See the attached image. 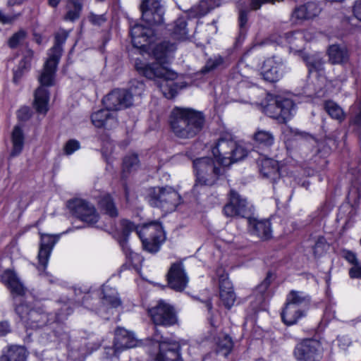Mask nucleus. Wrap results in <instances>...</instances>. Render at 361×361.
Wrapping results in <instances>:
<instances>
[{
  "instance_id": "26",
  "label": "nucleus",
  "mask_w": 361,
  "mask_h": 361,
  "mask_svg": "<svg viewBox=\"0 0 361 361\" xmlns=\"http://www.w3.org/2000/svg\"><path fill=\"white\" fill-rule=\"evenodd\" d=\"M114 343L116 351H118L136 346L137 341L131 332L118 327L115 331Z\"/></svg>"
},
{
  "instance_id": "50",
  "label": "nucleus",
  "mask_w": 361,
  "mask_h": 361,
  "mask_svg": "<svg viewBox=\"0 0 361 361\" xmlns=\"http://www.w3.org/2000/svg\"><path fill=\"white\" fill-rule=\"evenodd\" d=\"M21 13H17L6 15L0 10V23L4 25L12 24L21 16Z\"/></svg>"
},
{
  "instance_id": "28",
  "label": "nucleus",
  "mask_w": 361,
  "mask_h": 361,
  "mask_svg": "<svg viewBox=\"0 0 361 361\" xmlns=\"http://www.w3.org/2000/svg\"><path fill=\"white\" fill-rule=\"evenodd\" d=\"M329 61L333 65H344L350 59V54L347 47L341 44H332L327 49Z\"/></svg>"
},
{
  "instance_id": "3",
  "label": "nucleus",
  "mask_w": 361,
  "mask_h": 361,
  "mask_svg": "<svg viewBox=\"0 0 361 361\" xmlns=\"http://www.w3.org/2000/svg\"><path fill=\"white\" fill-rule=\"evenodd\" d=\"M59 62V59L49 56L39 75V82L41 86L35 92L33 103L34 107L39 114H46L49 110V94L44 87L54 85L55 74Z\"/></svg>"
},
{
  "instance_id": "49",
  "label": "nucleus",
  "mask_w": 361,
  "mask_h": 361,
  "mask_svg": "<svg viewBox=\"0 0 361 361\" xmlns=\"http://www.w3.org/2000/svg\"><path fill=\"white\" fill-rule=\"evenodd\" d=\"M80 147V142L74 139L66 142L63 147V152L66 155H71Z\"/></svg>"
},
{
  "instance_id": "21",
  "label": "nucleus",
  "mask_w": 361,
  "mask_h": 361,
  "mask_svg": "<svg viewBox=\"0 0 361 361\" xmlns=\"http://www.w3.org/2000/svg\"><path fill=\"white\" fill-rule=\"evenodd\" d=\"M2 280L10 290L14 299V307H16V304H19L20 302H25L22 300H18L16 298L17 296H24L27 292V288L20 281L15 271L10 269L6 270L2 274Z\"/></svg>"
},
{
  "instance_id": "17",
  "label": "nucleus",
  "mask_w": 361,
  "mask_h": 361,
  "mask_svg": "<svg viewBox=\"0 0 361 361\" xmlns=\"http://www.w3.org/2000/svg\"><path fill=\"white\" fill-rule=\"evenodd\" d=\"M216 275L219 278V297L223 305L230 309L235 301V294L233 289L231 282L228 279V274L222 268L216 269Z\"/></svg>"
},
{
  "instance_id": "22",
  "label": "nucleus",
  "mask_w": 361,
  "mask_h": 361,
  "mask_svg": "<svg viewBox=\"0 0 361 361\" xmlns=\"http://www.w3.org/2000/svg\"><path fill=\"white\" fill-rule=\"evenodd\" d=\"M140 226H136L129 220L122 219L121 221V236L119 237L118 242L126 257L132 261L135 258L139 257V256L136 253L133 252L128 247V239L130 233L135 231L137 234V230H140Z\"/></svg>"
},
{
  "instance_id": "63",
  "label": "nucleus",
  "mask_w": 361,
  "mask_h": 361,
  "mask_svg": "<svg viewBox=\"0 0 361 361\" xmlns=\"http://www.w3.org/2000/svg\"><path fill=\"white\" fill-rule=\"evenodd\" d=\"M91 296L89 293H86L83 298H82V303L83 305L87 307V308H89V309H91V310H96L94 306H93V304H90L88 302V300L90 299Z\"/></svg>"
},
{
  "instance_id": "38",
  "label": "nucleus",
  "mask_w": 361,
  "mask_h": 361,
  "mask_svg": "<svg viewBox=\"0 0 361 361\" xmlns=\"http://www.w3.org/2000/svg\"><path fill=\"white\" fill-rule=\"evenodd\" d=\"M253 139L260 146L269 147L274 143L275 137L269 130L257 129L253 135Z\"/></svg>"
},
{
  "instance_id": "4",
  "label": "nucleus",
  "mask_w": 361,
  "mask_h": 361,
  "mask_svg": "<svg viewBox=\"0 0 361 361\" xmlns=\"http://www.w3.org/2000/svg\"><path fill=\"white\" fill-rule=\"evenodd\" d=\"M195 176L193 189L200 186L214 185L224 173L222 164L212 157H201L192 161Z\"/></svg>"
},
{
  "instance_id": "58",
  "label": "nucleus",
  "mask_w": 361,
  "mask_h": 361,
  "mask_svg": "<svg viewBox=\"0 0 361 361\" xmlns=\"http://www.w3.org/2000/svg\"><path fill=\"white\" fill-rule=\"evenodd\" d=\"M353 11L355 17L361 21V0H355Z\"/></svg>"
},
{
  "instance_id": "6",
  "label": "nucleus",
  "mask_w": 361,
  "mask_h": 361,
  "mask_svg": "<svg viewBox=\"0 0 361 361\" xmlns=\"http://www.w3.org/2000/svg\"><path fill=\"white\" fill-rule=\"evenodd\" d=\"M145 90V84L140 81H135L130 90H115L106 95L102 102L104 106L110 111H117L128 108L133 104V96H141Z\"/></svg>"
},
{
  "instance_id": "19",
  "label": "nucleus",
  "mask_w": 361,
  "mask_h": 361,
  "mask_svg": "<svg viewBox=\"0 0 361 361\" xmlns=\"http://www.w3.org/2000/svg\"><path fill=\"white\" fill-rule=\"evenodd\" d=\"M155 361H183L180 344L175 340H164L160 343Z\"/></svg>"
},
{
  "instance_id": "34",
  "label": "nucleus",
  "mask_w": 361,
  "mask_h": 361,
  "mask_svg": "<svg viewBox=\"0 0 361 361\" xmlns=\"http://www.w3.org/2000/svg\"><path fill=\"white\" fill-rule=\"evenodd\" d=\"M302 57L310 73L317 72L319 74L324 73V61L319 56L303 54Z\"/></svg>"
},
{
  "instance_id": "61",
  "label": "nucleus",
  "mask_w": 361,
  "mask_h": 361,
  "mask_svg": "<svg viewBox=\"0 0 361 361\" xmlns=\"http://www.w3.org/2000/svg\"><path fill=\"white\" fill-rule=\"evenodd\" d=\"M11 331V326L8 322H0V336H4Z\"/></svg>"
},
{
  "instance_id": "25",
  "label": "nucleus",
  "mask_w": 361,
  "mask_h": 361,
  "mask_svg": "<svg viewBox=\"0 0 361 361\" xmlns=\"http://www.w3.org/2000/svg\"><path fill=\"white\" fill-rule=\"evenodd\" d=\"M249 228L252 234L262 240L271 238L272 230L271 222L268 219L248 218Z\"/></svg>"
},
{
  "instance_id": "53",
  "label": "nucleus",
  "mask_w": 361,
  "mask_h": 361,
  "mask_svg": "<svg viewBox=\"0 0 361 361\" xmlns=\"http://www.w3.org/2000/svg\"><path fill=\"white\" fill-rule=\"evenodd\" d=\"M32 115V111L27 106L21 107L17 112V116L21 121H27Z\"/></svg>"
},
{
  "instance_id": "27",
  "label": "nucleus",
  "mask_w": 361,
  "mask_h": 361,
  "mask_svg": "<svg viewBox=\"0 0 361 361\" xmlns=\"http://www.w3.org/2000/svg\"><path fill=\"white\" fill-rule=\"evenodd\" d=\"M311 39L310 34L305 31H294L285 33L281 37L280 43H287L290 45V49L297 50L302 48L306 41Z\"/></svg>"
},
{
  "instance_id": "20",
  "label": "nucleus",
  "mask_w": 361,
  "mask_h": 361,
  "mask_svg": "<svg viewBox=\"0 0 361 361\" xmlns=\"http://www.w3.org/2000/svg\"><path fill=\"white\" fill-rule=\"evenodd\" d=\"M59 236L49 234H42L39 249L37 255L38 269L44 271L47 268L52 250L59 240Z\"/></svg>"
},
{
  "instance_id": "46",
  "label": "nucleus",
  "mask_w": 361,
  "mask_h": 361,
  "mask_svg": "<svg viewBox=\"0 0 361 361\" xmlns=\"http://www.w3.org/2000/svg\"><path fill=\"white\" fill-rule=\"evenodd\" d=\"M27 37V32L23 29L15 32L8 40V45L11 49H16L20 45Z\"/></svg>"
},
{
  "instance_id": "57",
  "label": "nucleus",
  "mask_w": 361,
  "mask_h": 361,
  "mask_svg": "<svg viewBox=\"0 0 361 361\" xmlns=\"http://www.w3.org/2000/svg\"><path fill=\"white\" fill-rule=\"evenodd\" d=\"M152 339L159 344V346H160V343L164 340H171V338H164L161 335V331L157 328V326H154V333L152 336Z\"/></svg>"
},
{
  "instance_id": "62",
  "label": "nucleus",
  "mask_w": 361,
  "mask_h": 361,
  "mask_svg": "<svg viewBox=\"0 0 361 361\" xmlns=\"http://www.w3.org/2000/svg\"><path fill=\"white\" fill-rule=\"evenodd\" d=\"M270 279L267 276L258 286L257 290L259 293H262L266 291L270 285Z\"/></svg>"
},
{
  "instance_id": "55",
  "label": "nucleus",
  "mask_w": 361,
  "mask_h": 361,
  "mask_svg": "<svg viewBox=\"0 0 361 361\" xmlns=\"http://www.w3.org/2000/svg\"><path fill=\"white\" fill-rule=\"evenodd\" d=\"M349 276L351 279H361V265L357 263L353 265L349 270Z\"/></svg>"
},
{
  "instance_id": "11",
  "label": "nucleus",
  "mask_w": 361,
  "mask_h": 361,
  "mask_svg": "<svg viewBox=\"0 0 361 361\" xmlns=\"http://www.w3.org/2000/svg\"><path fill=\"white\" fill-rule=\"evenodd\" d=\"M293 355L297 361H321L323 357L322 343L315 339H304L295 345Z\"/></svg>"
},
{
  "instance_id": "40",
  "label": "nucleus",
  "mask_w": 361,
  "mask_h": 361,
  "mask_svg": "<svg viewBox=\"0 0 361 361\" xmlns=\"http://www.w3.org/2000/svg\"><path fill=\"white\" fill-rule=\"evenodd\" d=\"M171 35L178 40H185L188 38V30L184 17H180L174 22Z\"/></svg>"
},
{
  "instance_id": "54",
  "label": "nucleus",
  "mask_w": 361,
  "mask_h": 361,
  "mask_svg": "<svg viewBox=\"0 0 361 361\" xmlns=\"http://www.w3.org/2000/svg\"><path fill=\"white\" fill-rule=\"evenodd\" d=\"M341 256L353 265L358 262L355 253L352 251L343 250L341 252Z\"/></svg>"
},
{
  "instance_id": "16",
  "label": "nucleus",
  "mask_w": 361,
  "mask_h": 361,
  "mask_svg": "<svg viewBox=\"0 0 361 361\" xmlns=\"http://www.w3.org/2000/svg\"><path fill=\"white\" fill-rule=\"evenodd\" d=\"M262 69L263 78L267 81L274 82L283 77L286 66L281 58L273 56L264 61Z\"/></svg>"
},
{
  "instance_id": "14",
  "label": "nucleus",
  "mask_w": 361,
  "mask_h": 361,
  "mask_svg": "<svg viewBox=\"0 0 361 361\" xmlns=\"http://www.w3.org/2000/svg\"><path fill=\"white\" fill-rule=\"evenodd\" d=\"M68 207L76 218L87 226H93L99 221V215L94 206L83 200L69 202Z\"/></svg>"
},
{
  "instance_id": "15",
  "label": "nucleus",
  "mask_w": 361,
  "mask_h": 361,
  "mask_svg": "<svg viewBox=\"0 0 361 361\" xmlns=\"http://www.w3.org/2000/svg\"><path fill=\"white\" fill-rule=\"evenodd\" d=\"M130 35L133 46L142 49H146L157 38L152 28L140 24L131 27Z\"/></svg>"
},
{
  "instance_id": "33",
  "label": "nucleus",
  "mask_w": 361,
  "mask_h": 361,
  "mask_svg": "<svg viewBox=\"0 0 361 361\" xmlns=\"http://www.w3.org/2000/svg\"><path fill=\"white\" fill-rule=\"evenodd\" d=\"M0 361H26L25 349L21 346H11L1 356Z\"/></svg>"
},
{
  "instance_id": "2",
  "label": "nucleus",
  "mask_w": 361,
  "mask_h": 361,
  "mask_svg": "<svg viewBox=\"0 0 361 361\" xmlns=\"http://www.w3.org/2000/svg\"><path fill=\"white\" fill-rule=\"evenodd\" d=\"M205 123L202 112L192 108L175 107L170 115L172 133L180 139H191L200 133Z\"/></svg>"
},
{
  "instance_id": "7",
  "label": "nucleus",
  "mask_w": 361,
  "mask_h": 361,
  "mask_svg": "<svg viewBox=\"0 0 361 361\" xmlns=\"http://www.w3.org/2000/svg\"><path fill=\"white\" fill-rule=\"evenodd\" d=\"M267 101L263 106L264 113L281 123H286L295 111V105L290 99L267 95Z\"/></svg>"
},
{
  "instance_id": "30",
  "label": "nucleus",
  "mask_w": 361,
  "mask_h": 361,
  "mask_svg": "<svg viewBox=\"0 0 361 361\" xmlns=\"http://www.w3.org/2000/svg\"><path fill=\"white\" fill-rule=\"evenodd\" d=\"M305 310L293 306L287 302L281 313L283 322L287 326L295 324L300 319L306 315Z\"/></svg>"
},
{
  "instance_id": "35",
  "label": "nucleus",
  "mask_w": 361,
  "mask_h": 361,
  "mask_svg": "<svg viewBox=\"0 0 361 361\" xmlns=\"http://www.w3.org/2000/svg\"><path fill=\"white\" fill-rule=\"evenodd\" d=\"M219 5V0H202L197 6L192 8L190 15L194 17L205 16Z\"/></svg>"
},
{
  "instance_id": "31",
  "label": "nucleus",
  "mask_w": 361,
  "mask_h": 361,
  "mask_svg": "<svg viewBox=\"0 0 361 361\" xmlns=\"http://www.w3.org/2000/svg\"><path fill=\"white\" fill-rule=\"evenodd\" d=\"M311 299L310 297L302 291L290 290L287 295L286 302L307 310L309 309Z\"/></svg>"
},
{
  "instance_id": "47",
  "label": "nucleus",
  "mask_w": 361,
  "mask_h": 361,
  "mask_svg": "<svg viewBox=\"0 0 361 361\" xmlns=\"http://www.w3.org/2000/svg\"><path fill=\"white\" fill-rule=\"evenodd\" d=\"M328 247L329 245L325 241V239L324 238H319L313 247L314 256L319 257L322 255Z\"/></svg>"
},
{
  "instance_id": "37",
  "label": "nucleus",
  "mask_w": 361,
  "mask_h": 361,
  "mask_svg": "<svg viewBox=\"0 0 361 361\" xmlns=\"http://www.w3.org/2000/svg\"><path fill=\"white\" fill-rule=\"evenodd\" d=\"M83 0H68L67 13L63 19L66 21L73 22L80 18L82 9Z\"/></svg>"
},
{
  "instance_id": "45",
  "label": "nucleus",
  "mask_w": 361,
  "mask_h": 361,
  "mask_svg": "<svg viewBox=\"0 0 361 361\" xmlns=\"http://www.w3.org/2000/svg\"><path fill=\"white\" fill-rule=\"evenodd\" d=\"M139 159L137 154H132L124 157L123 161V173L126 171L130 172L137 169L139 166Z\"/></svg>"
},
{
  "instance_id": "43",
  "label": "nucleus",
  "mask_w": 361,
  "mask_h": 361,
  "mask_svg": "<svg viewBox=\"0 0 361 361\" xmlns=\"http://www.w3.org/2000/svg\"><path fill=\"white\" fill-rule=\"evenodd\" d=\"M324 109L334 119L341 122L345 118V114L342 108L333 101H326L324 104Z\"/></svg>"
},
{
  "instance_id": "13",
  "label": "nucleus",
  "mask_w": 361,
  "mask_h": 361,
  "mask_svg": "<svg viewBox=\"0 0 361 361\" xmlns=\"http://www.w3.org/2000/svg\"><path fill=\"white\" fill-rule=\"evenodd\" d=\"M224 215L231 218H250L252 209L246 199L242 197L237 192L231 190L228 202L223 209Z\"/></svg>"
},
{
  "instance_id": "18",
  "label": "nucleus",
  "mask_w": 361,
  "mask_h": 361,
  "mask_svg": "<svg viewBox=\"0 0 361 361\" xmlns=\"http://www.w3.org/2000/svg\"><path fill=\"white\" fill-rule=\"evenodd\" d=\"M167 280L169 287L176 291H183L186 288L188 277L182 262L171 264L167 274Z\"/></svg>"
},
{
  "instance_id": "23",
  "label": "nucleus",
  "mask_w": 361,
  "mask_h": 361,
  "mask_svg": "<svg viewBox=\"0 0 361 361\" xmlns=\"http://www.w3.org/2000/svg\"><path fill=\"white\" fill-rule=\"evenodd\" d=\"M260 174L264 178L275 183L280 178L279 166L277 161L269 158L258 160Z\"/></svg>"
},
{
  "instance_id": "5",
  "label": "nucleus",
  "mask_w": 361,
  "mask_h": 361,
  "mask_svg": "<svg viewBox=\"0 0 361 361\" xmlns=\"http://www.w3.org/2000/svg\"><path fill=\"white\" fill-rule=\"evenodd\" d=\"M212 154L222 166H229L242 160L247 155V150L231 135L220 137L212 148Z\"/></svg>"
},
{
  "instance_id": "41",
  "label": "nucleus",
  "mask_w": 361,
  "mask_h": 361,
  "mask_svg": "<svg viewBox=\"0 0 361 361\" xmlns=\"http://www.w3.org/2000/svg\"><path fill=\"white\" fill-rule=\"evenodd\" d=\"M13 149L11 155L16 157L18 155L23 148L24 135L23 130L19 126H16L12 133Z\"/></svg>"
},
{
  "instance_id": "32",
  "label": "nucleus",
  "mask_w": 361,
  "mask_h": 361,
  "mask_svg": "<svg viewBox=\"0 0 361 361\" xmlns=\"http://www.w3.org/2000/svg\"><path fill=\"white\" fill-rule=\"evenodd\" d=\"M69 32L64 30H59L54 35V45L50 49L49 56L60 60L63 52V45L66 42Z\"/></svg>"
},
{
  "instance_id": "9",
  "label": "nucleus",
  "mask_w": 361,
  "mask_h": 361,
  "mask_svg": "<svg viewBox=\"0 0 361 361\" xmlns=\"http://www.w3.org/2000/svg\"><path fill=\"white\" fill-rule=\"evenodd\" d=\"M137 235L142 241L143 249L150 253L158 252L165 239L162 226L158 221L144 224L137 230Z\"/></svg>"
},
{
  "instance_id": "56",
  "label": "nucleus",
  "mask_w": 361,
  "mask_h": 361,
  "mask_svg": "<svg viewBox=\"0 0 361 361\" xmlns=\"http://www.w3.org/2000/svg\"><path fill=\"white\" fill-rule=\"evenodd\" d=\"M239 25L240 29H243L247 24V11L243 9H240L239 11Z\"/></svg>"
},
{
  "instance_id": "60",
  "label": "nucleus",
  "mask_w": 361,
  "mask_h": 361,
  "mask_svg": "<svg viewBox=\"0 0 361 361\" xmlns=\"http://www.w3.org/2000/svg\"><path fill=\"white\" fill-rule=\"evenodd\" d=\"M353 123L357 126H361V102L357 104V111L355 112Z\"/></svg>"
},
{
  "instance_id": "29",
  "label": "nucleus",
  "mask_w": 361,
  "mask_h": 361,
  "mask_svg": "<svg viewBox=\"0 0 361 361\" xmlns=\"http://www.w3.org/2000/svg\"><path fill=\"white\" fill-rule=\"evenodd\" d=\"M320 13V8L314 2H308L306 4L296 7L293 13V20H305L317 16Z\"/></svg>"
},
{
  "instance_id": "10",
  "label": "nucleus",
  "mask_w": 361,
  "mask_h": 361,
  "mask_svg": "<svg viewBox=\"0 0 361 361\" xmlns=\"http://www.w3.org/2000/svg\"><path fill=\"white\" fill-rule=\"evenodd\" d=\"M148 198L150 205L159 207L166 213L173 212L180 202L179 194L171 187L155 188Z\"/></svg>"
},
{
  "instance_id": "39",
  "label": "nucleus",
  "mask_w": 361,
  "mask_h": 361,
  "mask_svg": "<svg viewBox=\"0 0 361 361\" xmlns=\"http://www.w3.org/2000/svg\"><path fill=\"white\" fill-rule=\"evenodd\" d=\"M99 206L100 209L110 217L118 216V211L110 195L106 194L103 195L99 201Z\"/></svg>"
},
{
  "instance_id": "64",
  "label": "nucleus",
  "mask_w": 361,
  "mask_h": 361,
  "mask_svg": "<svg viewBox=\"0 0 361 361\" xmlns=\"http://www.w3.org/2000/svg\"><path fill=\"white\" fill-rule=\"evenodd\" d=\"M294 134L296 136H299L301 138H305L306 140H310L314 142H315V140L313 139L312 137L310 136L308 134L305 133H302V132H299L298 130H295L294 132Z\"/></svg>"
},
{
  "instance_id": "59",
  "label": "nucleus",
  "mask_w": 361,
  "mask_h": 361,
  "mask_svg": "<svg viewBox=\"0 0 361 361\" xmlns=\"http://www.w3.org/2000/svg\"><path fill=\"white\" fill-rule=\"evenodd\" d=\"M337 340L339 347L343 350L348 347L351 343V341L348 336H338Z\"/></svg>"
},
{
  "instance_id": "12",
  "label": "nucleus",
  "mask_w": 361,
  "mask_h": 361,
  "mask_svg": "<svg viewBox=\"0 0 361 361\" xmlns=\"http://www.w3.org/2000/svg\"><path fill=\"white\" fill-rule=\"evenodd\" d=\"M149 314L154 326H171L178 323L176 312L173 306L164 300L149 310Z\"/></svg>"
},
{
  "instance_id": "52",
  "label": "nucleus",
  "mask_w": 361,
  "mask_h": 361,
  "mask_svg": "<svg viewBox=\"0 0 361 361\" xmlns=\"http://www.w3.org/2000/svg\"><path fill=\"white\" fill-rule=\"evenodd\" d=\"M89 21L94 25H101L106 21V18L104 14L97 15L94 13H90L88 16Z\"/></svg>"
},
{
  "instance_id": "42",
  "label": "nucleus",
  "mask_w": 361,
  "mask_h": 361,
  "mask_svg": "<svg viewBox=\"0 0 361 361\" xmlns=\"http://www.w3.org/2000/svg\"><path fill=\"white\" fill-rule=\"evenodd\" d=\"M102 302L113 308H116L122 304L117 291L111 288H104L103 289Z\"/></svg>"
},
{
  "instance_id": "8",
  "label": "nucleus",
  "mask_w": 361,
  "mask_h": 361,
  "mask_svg": "<svg viewBox=\"0 0 361 361\" xmlns=\"http://www.w3.org/2000/svg\"><path fill=\"white\" fill-rule=\"evenodd\" d=\"M15 312L26 328L37 329L48 324L51 319L41 309L32 308L27 302L16 304Z\"/></svg>"
},
{
  "instance_id": "44",
  "label": "nucleus",
  "mask_w": 361,
  "mask_h": 361,
  "mask_svg": "<svg viewBox=\"0 0 361 361\" xmlns=\"http://www.w3.org/2000/svg\"><path fill=\"white\" fill-rule=\"evenodd\" d=\"M233 343L231 338L228 335H224L221 338H219L217 341L218 352L222 353V354L226 356L232 350Z\"/></svg>"
},
{
  "instance_id": "24",
  "label": "nucleus",
  "mask_w": 361,
  "mask_h": 361,
  "mask_svg": "<svg viewBox=\"0 0 361 361\" xmlns=\"http://www.w3.org/2000/svg\"><path fill=\"white\" fill-rule=\"evenodd\" d=\"M92 123L97 128L104 127L107 129L112 128L117 125V119L114 113H111L109 109H100L91 116Z\"/></svg>"
},
{
  "instance_id": "36",
  "label": "nucleus",
  "mask_w": 361,
  "mask_h": 361,
  "mask_svg": "<svg viewBox=\"0 0 361 361\" xmlns=\"http://www.w3.org/2000/svg\"><path fill=\"white\" fill-rule=\"evenodd\" d=\"M164 8L145 9L142 11V17L149 25H160L164 22Z\"/></svg>"
},
{
  "instance_id": "51",
  "label": "nucleus",
  "mask_w": 361,
  "mask_h": 361,
  "mask_svg": "<svg viewBox=\"0 0 361 361\" xmlns=\"http://www.w3.org/2000/svg\"><path fill=\"white\" fill-rule=\"evenodd\" d=\"M158 8H164L161 5V0H143L141 4V11L145 9H158Z\"/></svg>"
},
{
  "instance_id": "1",
  "label": "nucleus",
  "mask_w": 361,
  "mask_h": 361,
  "mask_svg": "<svg viewBox=\"0 0 361 361\" xmlns=\"http://www.w3.org/2000/svg\"><path fill=\"white\" fill-rule=\"evenodd\" d=\"M176 50V44L164 41L157 44L152 49L155 62H135V68L139 73L149 79L157 80L160 90L168 99L174 97L178 90L183 87L181 83L174 82L178 77L177 73L165 66L169 59L173 56Z\"/></svg>"
},
{
  "instance_id": "48",
  "label": "nucleus",
  "mask_w": 361,
  "mask_h": 361,
  "mask_svg": "<svg viewBox=\"0 0 361 361\" xmlns=\"http://www.w3.org/2000/svg\"><path fill=\"white\" fill-rule=\"evenodd\" d=\"M224 62V59L221 56H214V58L212 59H209L204 67V72H209V71H211L214 69H215L216 68H217L218 66H219L220 65H221Z\"/></svg>"
}]
</instances>
